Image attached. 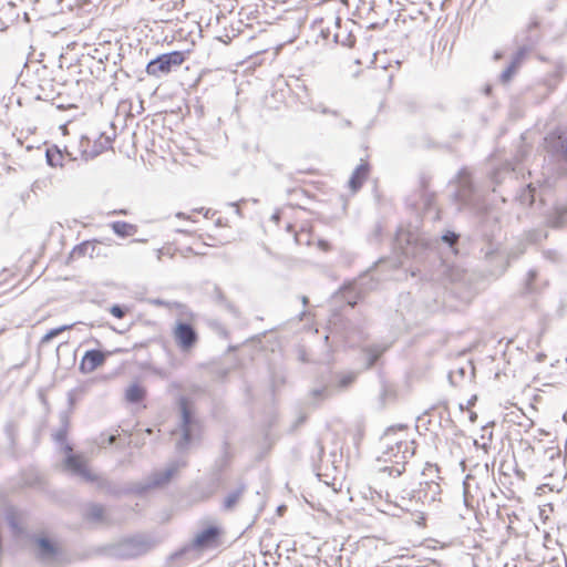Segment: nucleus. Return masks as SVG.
<instances>
[{
	"instance_id": "obj_1",
	"label": "nucleus",
	"mask_w": 567,
	"mask_h": 567,
	"mask_svg": "<svg viewBox=\"0 0 567 567\" xmlns=\"http://www.w3.org/2000/svg\"><path fill=\"white\" fill-rule=\"evenodd\" d=\"M158 544L159 539L153 534L135 533L100 547L97 554L114 559L131 560L147 555Z\"/></svg>"
},
{
	"instance_id": "obj_2",
	"label": "nucleus",
	"mask_w": 567,
	"mask_h": 567,
	"mask_svg": "<svg viewBox=\"0 0 567 567\" xmlns=\"http://www.w3.org/2000/svg\"><path fill=\"white\" fill-rule=\"evenodd\" d=\"M178 405L181 410L179 429L182 436L176 443V449L178 452H184L198 439L200 423L185 396L179 398Z\"/></svg>"
},
{
	"instance_id": "obj_3",
	"label": "nucleus",
	"mask_w": 567,
	"mask_h": 567,
	"mask_svg": "<svg viewBox=\"0 0 567 567\" xmlns=\"http://www.w3.org/2000/svg\"><path fill=\"white\" fill-rule=\"evenodd\" d=\"M455 202L458 204V209L467 208L474 213L483 210V202L477 194L470 173L462 168L458 172L456 179V189L453 193Z\"/></svg>"
},
{
	"instance_id": "obj_4",
	"label": "nucleus",
	"mask_w": 567,
	"mask_h": 567,
	"mask_svg": "<svg viewBox=\"0 0 567 567\" xmlns=\"http://www.w3.org/2000/svg\"><path fill=\"white\" fill-rule=\"evenodd\" d=\"M186 55L183 51H172L163 53L152 59L145 68L147 75L159 79L176 71L185 61Z\"/></svg>"
},
{
	"instance_id": "obj_5",
	"label": "nucleus",
	"mask_w": 567,
	"mask_h": 567,
	"mask_svg": "<svg viewBox=\"0 0 567 567\" xmlns=\"http://www.w3.org/2000/svg\"><path fill=\"white\" fill-rule=\"evenodd\" d=\"M394 248L404 257H417L429 248V243L417 234L399 229L394 238Z\"/></svg>"
},
{
	"instance_id": "obj_6",
	"label": "nucleus",
	"mask_w": 567,
	"mask_h": 567,
	"mask_svg": "<svg viewBox=\"0 0 567 567\" xmlns=\"http://www.w3.org/2000/svg\"><path fill=\"white\" fill-rule=\"evenodd\" d=\"M221 528L217 525H209L205 527L194 537L193 542L189 545H185L184 547L171 554L169 559H179L192 548L205 549L213 547L214 545L217 544L219 537L221 536Z\"/></svg>"
},
{
	"instance_id": "obj_7",
	"label": "nucleus",
	"mask_w": 567,
	"mask_h": 567,
	"mask_svg": "<svg viewBox=\"0 0 567 567\" xmlns=\"http://www.w3.org/2000/svg\"><path fill=\"white\" fill-rule=\"evenodd\" d=\"M177 471L178 464L174 463L163 471L152 473L143 482L133 484L126 492L142 496L153 488L163 487L168 484Z\"/></svg>"
},
{
	"instance_id": "obj_8",
	"label": "nucleus",
	"mask_w": 567,
	"mask_h": 567,
	"mask_svg": "<svg viewBox=\"0 0 567 567\" xmlns=\"http://www.w3.org/2000/svg\"><path fill=\"white\" fill-rule=\"evenodd\" d=\"M375 286L377 281L373 280L369 272H364L359 277V279L344 284L340 288L339 292L342 295L347 303L353 308L363 295Z\"/></svg>"
},
{
	"instance_id": "obj_9",
	"label": "nucleus",
	"mask_w": 567,
	"mask_h": 567,
	"mask_svg": "<svg viewBox=\"0 0 567 567\" xmlns=\"http://www.w3.org/2000/svg\"><path fill=\"white\" fill-rule=\"evenodd\" d=\"M415 441H395L394 450H396V455L393 458L392 465L384 466L383 472L389 473L390 476H400L405 471L408 460L415 454Z\"/></svg>"
},
{
	"instance_id": "obj_10",
	"label": "nucleus",
	"mask_w": 567,
	"mask_h": 567,
	"mask_svg": "<svg viewBox=\"0 0 567 567\" xmlns=\"http://www.w3.org/2000/svg\"><path fill=\"white\" fill-rule=\"evenodd\" d=\"M30 542L34 545V557L41 563H53L60 555L59 546L48 536L33 534Z\"/></svg>"
},
{
	"instance_id": "obj_11",
	"label": "nucleus",
	"mask_w": 567,
	"mask_h": 567,
	"mask_svg": "<svg viewBox=\"0 0 567 567\" xmlns=\"http://www.w3.org/2000/svg\"><path fill=\"white\" fill-rule=\"evenodd\" d=\"M63 466L65 470L80 476L85 482H93V480H95V474L87 468L82 455L73 453L71 444H65L63 446Z\"/></svg>"
},
{
	"instance_id": "obj_12",
	"label": "nucleus",
	"mask_w": 567,
	"mask_h": 567,
	"mask_svg": "<svg viewBox=\"0 0 567 567\" xmlns=\"http://www.w3.org/2000/svg\"><path fill=\"white\" fill-rule=\"evenodd\" d=\"M174 339L183 352L192 350L197 341L198 334L193 324L186 321H177L174 328Z\"/></svg>"
},
{
	"instance_id": "obj_13",
	"label": "nucleus",
	"mask_w": 567,
	"mask_h": 567,
	"mask_svg": "<svg viewBox=\"0 0 567 567\" xmlns=\"http://www.w3.org/2000/svg\"><path fill=\"white\" fill-rule=\"evenodd\" d=\"M539 20L537 17H533L527 25V32L529 35L526 38V41L519 45L517 51L514 53L511 62L514 63L517 66H520L526 54L533 49V47L538 42L539 34H538V28H539Z\"/></svg>"
},
{
	"instance_id": "obj_14",
	"label": "nucleus",
	"mask_w": 567,
	"mask_h": 567,
	"mask_svg": "<svg viewBox=\"0 0 567 567\" xmlns=\"http://www.w3.org/2000/svg\"><path fill=\"white\" fill-rule=\"evenodd\" d=\"M546 151L567 159V128H557L545 137Z\"/></svg>"
},
{
	"instance_id": "obj_15",
	"label": "nucleus",
	"mask_w": 567,
	"mask_h": 567,
	"mask_svg": "<svg viewBox=\"0 0 567 567\" xmlns=\"http://www.w3.org/2000/svg\"><path fill=\"white\" fill-rule=\"evenodd\" d=\"M110 352H103L97 349L87 350L79 365L82 373H92L99 367L103 365Z\"/></svg>"
},
{
	"instance_id": "obj_16",
	"label": "nucleus",
	"mask_w": 567,
	"mask_h": 567,
	"mask_svg": "<svg viewBox=\"0 0 567 567\" xmlns=\"http://www.w3.org/2000/svg\"><path fill=\"white\" fill-rule=\"evenodd\" d=\"M399 430H405L406 426L405 425H399L398 426ZM395 431H396V427L395 426H390L385 430L383 436H382V441H384L385 443V450L383 451L382 453V456L379 457V460H382L383 462H393V458L394 456L396 455V450H394L395 447V441H398L394 435H395Z\"/></svg>"
},
{
	"instance_id": "obj_17",
	"label": "nucleus",
	"mask_w": 567,
	"mask_h": 567,
	"mask_svg": "<svg viewBox=\"0 0 567 567\" xmlns=\"http://www.w3.org/2000/svg\"><path fill=\"white\" fill-rule=\"evenodd\" d=\"M549 227L560 229L567 226V205L557 204L546 215Z\"/></svg>"
},
{
	"instance_id": "obj_18",
	"label": "nucleus",
	"mask_w": 567,
	"mask_h": 567,
	"mask_svg": "<svg viewBox=\"0 0 567 567\" xmlns=\"http://www.w3.org/2000/svg\"><path fill=\"white\" fill-rule=\"evenodd\" d=\"M83 517L92 523H104L106 520L105 507L102 504L89 503L84 508Z\"/></svg>"
},
{
	"instance_id": "obj_19",
	"label": "nucleus",
	"mask_w": 567,
	"mask_h": 567,
	"mask_svg": "<svg viewBox=\"0 0 567 567\" xmlns=\"http://www.w3.org/2000/svg\"><path fill=\"white\" fill-rule=\"evenodd\" d=\"M369 173V166L367 163L360 164L357 166V168L353 171L350 179H349V187L353 193L358 192L363 182L365 181Z\"/></svg>"
},
{
	"instance_id": "obj_20",
	"label": "nucleus",
	"mask_w": 567,
	"mask_h": 567,
	"mask_svg": "<svg viewBox=\"0 0 567 567\" xmlns=\"http://www.w3.org/2000/svg\"><path fill=\"white\" fill-rule=\"evenodd\" d=\"M420 485L424 486V487H422L417 492V494L421 495L423 493V496L425 498H429L432 502L436 501L439 498V496L441 495V492H442L441 486L434 480L421 482ZM421 496H419V498Z\"/></svg>"
},
{
	"instance_id": "obj_21",
	"label": "nucleus",
	"mask_w": 567,
	"mask_h": 567,
	"mask_svg": "<svg viewBox=\"0 0 567 567\" xmlns=\"http://www.w3.org/2000/svg\"><path fill=\"white\" fill-rule=\"evenodd\" d=\"M245 491H246V484L245 483H240L237 488H235L234 491L229 492L227 494V496L225 497V499H224L223 509L226 511V512L233 511L234 507L239 502V499L243 496V494L245 493Z\"/></svg>"
},
{
	"instance_id": "obj_22",
	"label": "nucleus",
	"mask_w": 567,
	"mask_h": 567,
	"mask_svg": "<svg viewBox=\"0 0 567 567\" xmlns=\"http://www.w3.org/2000/svg\"><path fill=\"white\" fill-rule=\"evenodd\" d=\"M146 396V390L143 385L137 382L132 383L125 390V399L130 403H140Z\"/></svg>"
},
{
	"instance_id": "obj_23",
	"label": "nucleus",
	"mask_w": 567,
	"mask_h": 567,
	"mask_svg": "<svg viewBox=\"0 0 567 567\" xmlns=\"http://www.w3.org/2000/svg\"><path fill=\"white\" fill-rule=\"evenodd\" d=\"M389 346L372 344L364 349L367 355V368L373 367L380 357L388 350Z\"/></svg>"
},
{
	"instance_id": "obj_24",
	"label": "nucleus",
	"mask_w": 567,
	"mask_h": 567,
	"mask_svg": "<svg viewBox=\"0 0 567 567\" xmlns=\"http://www.w3.org/2000/svg\"><path fill=\"white\" fill-rule=\"evenodd\" d=\"M115 235L121 238L133 236L136 233V226L123 220H116L110 224Z\"/></svg>"
},
{
	"instance_id": "obj_25",
	"label": "nucleus",
	"mask_w": 567,
	"mask_h": 567,
	"mask_svg": "<svg viewBox=\"0 0 567 567\" xmlns=\"http://www.w3.org/2000/svg\"><path fill=\"white\" fill-rule=\"evenodd\" d=\"M92 483H95L96 487L100 491H102L109 495L120 496L122 494V489H120L113 482H111L107 478L102 477L100 475L95 474V480H93Z\"/></svg>"
},
{
	"instance_id": "obj_26",
	"label": "nucleus",
	"mask_w": 567,
	"mask_h": 567,
	"mask_svg": "<svg viewBox=\"0 0 567 567\" xmlns=\"http://www.w3.org/2000/svg\"><path fill=\"white\" fill-rule=\"evenodd\" d=\"M212 297L216 303L224 306L230 313L235 316L238 315L236 307L226 299L223 290L218 286H214Z\"/></svg>"
},
{
	"instance_id": "obj_27",
	"label": "nucleus",
	"mask_w": 567,
	"mask_h": 567,
	"mask_svg": "<svg viewBox=\"0 0 567 567\" xmlns=\"http://www.w3.org/2000/svg\"><path fill=\"white\" fill-rule=\"evenodd\" d=\"M45 158H47L48 165H50L51 167H56V166L63 165L62 164L63 153L56 145H53V146L47 148Z\"/></svg>"
},
{
	"instance_id": "obj_28",
	"label": "nucleus",
	"mask_w": 567,
	"mask_h": 567,
	"mask_svg": "<svg viewBox=\"0 0 567 567\" xmlns=\"http://www.w3.org/2000/svg\"><path fill=\"white\" fill-rule=\"evenodd\" d=\"M68 426H69V419L65 414L61 416V427L53 434V440L61 445V451L63 452V446L65 444H69L66 442L68 437Z\"/></svg>"
},
{
	"instance_id": "obj_29",
	"label": "nucleus",
	"mask_w": 567,
	"mask_h": 567,
	"mask_svg": "<svg viewBox=\"0 0 567 567\" xmlns=\"http://www.w3.org/2000/svg\"><path fill=\"white\" fill-rule=\"evenodd\" d=\"M536 187L533 184L526 185L519 192L517 199L522 205L532 206L535 202Z\"/></svg>"
},
{
	"instance_id": "obj_30",
	"label": "nucleus",
	"mask_w": 567,
	"mask_h": 567,
	"mask_svg": "<svg viewBox=\"0 0 567 567\" xmlns=\"http://www.w3.org/2000/svg\"><path fill=\"white\" fill-rule=\"evenodd\" d=\"M94 249H95V246L92 243L84 241V243H81L80 245H76L72 249L70 257L71 258L83 257L87 254L90 255V257H92Z\"/></svg>"
},
{
	"instance_id": "obj_31",
	"label": "nucleus",
	"mask_w": 567,
	"mask_h": 567,
	"mask_svg": "<svg viewBox=\"0 0 567 567\" xmlns=\"http://www.w3.org/2000/svg\"><path fill=\"white\" fill-rule=\"evenodd\" d=\"M537 277H538V272L536 269L528 270L526 279L524 281V292L525 293H534L537 291V288L534 285Z\"/></svg>"
},
{
	"instance_id": "obj_32",
	"label": "nucleus",
	"mask_w": 567,
	"mask_h": 567,
	"mask_svg": "<svg viewBox=\"0 0 567 567\" xmlns=\"http://www.w3.org/2000/svg\"><path fill=\"white\" fill-rule=\"evenodd\" d=\"M481 251L484 254V257L487 260H494L495 258H498V257H501V259H503V256H501L498 246L491 241L488 243V245L486 247H483L481 249Z\"/></svg>"
},
{
	"instance_id": "obj_33",
	"label": "nucleus",
	"mask_w": 567,
	"mask_h": 567,
	"mask_svg": "<svg viewBox=\"0 0 567 567\" xmlns=\"http://www.w3.org/2000/svg\"><path fill=\"white\" fill-rule=\"evenodd\" d=\"M72 327H73V324H64V326H61V327H58V328H53V329L49 330V331H48V332L42 337L41 342H42V343L50 342L52 339H54L55 337H58L61 332L66 331V330L71 329Z\"/></svg>"
},
{
	"instance_id": "obj_34",
	"label": "nucleus",
	"mask_w": 567,
	"mask_h": 567,
	"mask_svg": "<svg viewBox=\"0 0 567 567\" xmlns=\"http://www.w3.org/2000/svg\"><path fill=\"white\" fill-rule=\"evenodd\" d=\"M441 239L444 244H446L450 248H454L455 245L458 243L460 234L453 231V230H446L442 236Z\"/></svg>"
},
{
	"instance_id": "obj_35",
	"label": "nucleus",
	"mask_w": 567,
	"mask_h": 567,
	"mask_svg": "<svg viewBox=\"0 0 567 567\" xmlns=\"http://www.w3.org/2000/svg\"><path fill=\"white\" fill-rule=\"evenodd\" d=\"M518 68L519 66H517L511 62L508 64V66L501 73L499 81L504 84L509 82L512 80V78L514 76V74L516 73Z\"/></svg>"
},
{
	"instance_id": "obj_36",
	"label": "nucleus",
	"mask_w": 567,
	"mask_h": 567,
	"mask_svg": "<svg viewBox=\"0 0 567 567\" xmlns=\"http://www.w3.org/2000/svg\"><path fill=\"white\" fill-rule=\"evenodd\" d=\"M4 432H6L8 440L10 441V444L14 445L16 437L18 434V425L13 421H10L6 424Z\"/></svg>"
},
{
	"instance_id": "obj_37",
	"label": "nucleus",
	"mask_w": 567,
	"mask_h": 567,
	"mask_svg": "<svg viewBox=\"0 0 567 567\" xmlns=\"http://www.w3.org/2000/svg\"><path fill=\"white\" fill-rule=\"evenodd\" d=\"M547 238V233L540 229H534L527 233L528 241L536 244Z\"/></svg>"
},
{
	"instance_id": "obj_38",
	"label": "nucleus",
	"mask_w": 567,
	"mask_h": 567,
	"mask_svg": "<svg viewBox=\"0 0 567 567\" xmlns=\"http://www.w3.org/2000/svg\"><path fill=\"white\" fill-rule=\"evenodd\" d=\"M511 171L507 167L497 168L492 172L491 179L494 184L498 185L502 183L504 175L509 174Z\"/></svg>"
},
{
	"instance_id": "obj_39",
	"label": "nucleus",
	"mask_w": 567,
	"mask_h": 567,
	"mask_svg": "<svg viewBox=\"0 0 567 567\" xmlns=\"http://www.w3.org/2000/svg\"><path fill=\"white\" fill-rule=\"evenodd\" d=\"M185 0H168L163 3L162 9H165L167 12L173 10H181L184 7Z\"/></svg>"
},
{
	"instance_id": "obj_40",
	"label": "nucleus",
	"mask_w": 567,
	"mask_h": 567,
	"mask_svg": "<svg viewBox=\"0 0 567 567\" xmlns=\"http://www.w3.org/2000/svg\"><path fill=\"white\" fill-rule=\"evenodd\" d=\"M310 395L311 398L313 399V401H320V400H323L328 396V388L327 386H322V388H317V389H313L311 392H310Z\"/></svg>"
},
{
	"instance_id": "obj_41",
	"label": "nucleus",
	"mask_w": 567,
	"mask_h": 567,
	"mask_svg": "<svg viewBox=\"0 0 567 567\" xmlns=\"http://www.w3.org/2000/svg\"><path fill=\"white\" fill-rule=\"evenodd\" d=\"M110 312L115 317V318H118V319H122L126 312H127V308L124 307V306H121V305H113L111 308H110Z\"/></svg>"
},
{
	"instance_id": "obj_42",
	"label": "nucleus",
	"mask_w": 567,
	"mask_h": 567,
	"mask_svg": "<svg viewBox=\"0 0 567 567\" xmlns=\"http://www.w3.org/2000/svg\"><path fill=\"white\" fill-rule=\"evenodd\" d=\"M117 436L112 434L109 436H101V440L99 442L100 447H105L106 445H113L116 441Z\"/></svg>"
},
{
	"instance_id": "obj_43",
	"label": "nucleus",
	"mask_w": 567,
	"mask_h": 567,
	"mask_svg": "<svg viewBox=\"0 0 567 567\" xmlns=\"http://www.w3.org/2000/svg\"><path fill=\"white\" fill-rule=\"evenodd\" d=\"M434 473H439V467L437 465H434V464H430L427 463L426 464V467L424 468L422 475L423 476H433Z\"/></svg>"
},
{
	"instance_id": "obj_44",
	"label": "nucleus",
	"mask_w": 567,
	"mask_h": 567,
	"mask_svg": "<svg viewBox=\"0 0 567 567\" xmlns=\"http://www.w3.org/2000/svg\"><path fill=\"white\" fill-rule=\"evenodd\" d=\"M306 421V415L300 414L297 420L292 423V425L289 429V432H295L299 425H301Z\"/></svg>"
},
{
	"instance_id": "obj_45",
	"label": "nucleus",
	"mask_w": 567,
	"mask_h": 567,
	"mask_svg": "<svg viewBox=\"0 0 567 567\" xmlns=\"http://www.w3.org/2000/svg\"><path fill=\"white\" fill-rule=\"evenodd\" d=\"M353 380H354L353 375H344L340 380V386L347 388L348 385H350L353 382Z\"/></svg>"
},
{
	"instance_id": "obj_46",
	"label": "nucleus",
	"mask_w": 567,
	"mask_h": 567,
	"mask_svg": "<svg viewBox=\"0 0 567 567\" xmlns=\"http://www.w3.org/2000/svg\"><path fill=\"white\" fill-rule=\"evenodd\" d=\"M8 524L12 530H14V532L20 530V527L13 517H8Z\"/></svg>"
},
{
	"instance_id": "obj_47",
	"label": "nucleus",
	"mask_w": 567,
	"mask_h": 567,
	"mask_svg": "<svg viewBox=\"0 0 567 567\" xmlns=\"http://www.w3.org/2000/svg\"><path fill=\"white\" fill-rule=\"evenodd\" d=\"M101 151H102V148H99V150H97V148H95V150H93V151H92V152H90V153H89L87 151H83V155L85 156V158H87V157H91V158H92V157L97 156V155L101 153Z\"/></svg>"
},
{
	"instance_id": "obj_48",
	"label": "nucleus",
	"mask_w": 567,
	"mask_h": 567,
	"mask_svg": "<svg viewBox=\"0 0 567 567\" xmlns=\"http://www.w3.org/2000/svg\"><path fill=\"white\" fill-rule=\"evenodd\" d=\"M316 446L318 449V457L321 458L322 455L324 454V447L319 441L316 443Z\"/></svg>"
},
{
	"instance_id": "obj_49",
	"label": "nucleus",
	"mask_w": 567,
	"mask_h": 567,
	"mask_svg": "<svg viewBox=\"0 0 567 567\" xmlns=\"http://www.w3.org/2000/svg\"><path fill=\"white\" fill-rule=\"evenodd\" d=\"M476 401H477V396H476V395H473V396L467 401V403H466V408H468V409H470L471 406H473V405L476 403Z\"/></svg>"
},
{
	"instance_id": "obj_50",
	"label": "nucleus",
	"mask_w": 567,
	"mask_h": 567,
	"mask_svg": "<svg viewBox=\"0 0 567 567\" xmlns=\"http://www.w3.org/2000/svg\"><path fill=\"white\" fill-rule=\"evenodd\" d=\"M389 393V389L385 384H382V388H381V398L384 399Z\"/></svg>"
},
{
	"instance_id": "obj_51",
	"label": "nucleus",
	"mask_w": 567,
	"mask_h": 567,
	"mask_svg": "<svg viewBox=\"0 0 567 567\" xmlns=\"http://www.w3.org/2000/svg\"><path fill=\"white\" fill-rule=\"evenodd\" d=\"M271 220H274L276 224H278L280 220V213L276 212L275 214H272Z\"/></svg>"
},
{
	"instance_id": "obj_52",
	"label": "nucleus",
	"mask_w": 567,
	"mask_h": 567,
	"mask_svg": "<svg viewBox=\"0 0 567 567\" xmlns=\"http://www.w3.org/2000/svg\"><path fill=\"white\" fill-rule=\"evenodd\" d=\"M320 112H321L322 114H333V115H337V111H330V110H329V109H327V107H322V109L320 110Z\"/></svg>"
},
{
	"instance_id": "obj_53",
	"label": "nucleus",
	"mask_w": 567,
	"mask_h": 567,
	"mask_svg": "<svg viewBox=\"0 0 567 567\" xmlns=\"http://www.w3.org/2000/svg\"><path fill=\"white\" fill-rule=\"evenodd\" d=\"M229 205H230L231 207H235V208H236V209H235V212H236V214H237L238 216H241V210H240V208H239V206H238V204H237V203H230Z\"/></svg>"
},
{
	"instance_id": "obj_54",
	"label": "nucleus",
	"mask_w": 567,
	"mask_h": 567,
	"mask_svg": "<svg viewBox=\"0 0 567 567\" xmlns=\"http://www.w3.org/2000/svg\"><path fill=\"white\" fill-rule=\"evenodd\" d=\"M319 245L324 250H327L329 248V244L327 241H320Z\"/></svg>"
},
{
	"instance_id": "obj_55",
	"label": "nucleus",
	"mask_w": 567,
	"mask_h": 567,
	"mask_svg": "<svg viewBox=\"0 0 567 567\" xmlns=\"http://www.w3.org/2000/svg\"><path fill=\"white\" fill-rule=\"evenodd\" d=\"M449 380H450V383H451L452 385H455V381H454V373H453V372H451V373L449 374Z\"/></svg>"
},
{
	"instance_id": "obj_56",
	"label": "nucleus",
	"mask_w": 567,
	"mask_h": 567,
	"mask_svg": "<svg viewBox=\"0 0 567 567\" xmlns=\"http://www.w3.org/2000/svg\"><path fill=\"white\" fill-rule=\"evenodd\" d=\"M476 419H477V414H476V413H474V412H472V413L470 414V420H471V422H473V423H474V422L476 421Z\"/></svg>"
},
{
	"instance_id": "obj_57",
	"label": "nucleus",
	"mask_w": 567,
	"mask_h": 567,
	"mask_svg": "<svg viewBox=\"0 0 567 567\" xmlns=\"http://www.w3.org/2000/svg\"><path fill=\"white\" fill-rule=\"evenodd\" d=\"M456 372H457V374H460V377H464L465 375V369L464 368H460Z\"/></svg>"
},
{
	"instance_id": "obj_58",
	"label": "nucleus",
	"mask_w": 567,
	"mask_h": 567,
	"mask_svg": "<svg viewBox=\"0 0 567 567\" xmlns=\"http://www.w3.org/2000/svg\"><path fill=\"white\" fill-rule=\"evenodd\" d=\"M113 214L126 215L125 209L114 210Z\"/></svg>"
},
{
	"instance_id": "obj_59",
	"label": "nucleus",
	"mask_w": 567,
	"mask_h": 567,
	"mask_svg": "<svg viewBox=\"0 0 567 567\" xmlns=\"http://www.w3.org/2000/svg\"><path fill=\"white\" fill-rule=\"evenodd\" d=\"M464 502L467 503V496H466V481H464Z\"/></svg>"
},
{
	"instance_id": "obj_60",
	"label": "nucleus",
	"mask_w": 567,
	"mask_h": 567,
	"mask_svg": "<svg viewBox=\"0 0 567 567\" xmlns=\"http://www.w3.org/2000/svg\"><path fill=\"white\" fill-rule=\"evenodd\" d=\"M484 91L488 95L491 93V91H492V86L491 85H486Z\"/></svg>"
},
{
	"instance_id": "obj_61",
	"label": "nucleus",
	"mask_w": 567,
	"mask_h": 567,
	"mask_svg": "<svg viewBox=\"0 0 567 567\" xmlns=\"http://www.w3.org/2000/svg\"><path fill=\"white\" fill-rule=\"evenodd\" d=\"M343 125H344V126H350V125H351V122H350L349 120H344V121H343Z\"/></svg>"
},
{
	"instance_id": "obj_62",
	"label": "nucleus",
	"mask_w": 567,
	"mask_h": 567,
	"mask_svg": "<svg viewBox=\"0 0 567 567\" xmlns=\"http://www.w3.org/2000/svg\"><path fill=\"white\" fill-rule=\"evenodd\" d=\"M458 408L461 411H464L465 409H467L466 405H464L463 403H460Z\"/></svg>"
},
{
	"instance_id": "obj_63",
	"label": "nucleus",
	"mask_w": 567,
	"mask_h": 567,
	"mask_svg": "<svg viewBox=\"0 0 567 567\" xmlns=\"http://www.w3.org/2000/svg\"><path fill=\"white\" fill-rule=\"evenodd\" d=\"M307 302H308V298L307 297H302V303L307 305Z\"/></svg>"
},
{
	"instance_id": "obj_64",
	"label": "nucleus",
	"mask_w": 567,
	"mask_h": 567,
	"mask_svg": "<svg viewBox=\"0 0 567 567\" xmlns=\"http://www.w3.org/2000/svg\"><path fill=\"white\" fill-rule=\"evenodd\" d=\"M555 74H556L557 76H560V75H561V72H560L559 70H557V71L555 72Z\"/></svg>"
}]
</instances>
